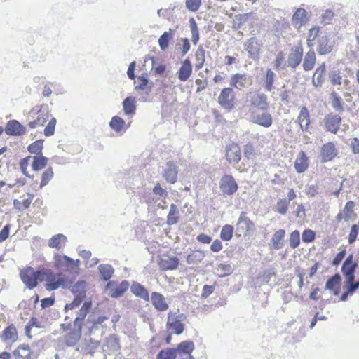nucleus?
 I'll use <instances>...</instances> for the list:
<instances>
[{
	"instance_id": "39448f33",
	"label": "nucleus",
	"mask_w": 359,
	"mask_h": 359,
	"mask_svg": "<svg viewBox=\"0 0 359 359\" xmlns=\"http://www.w3.org/2000/svg\"><path fill=\"white\" fill-rule=\"evenodd\" d=\"M219 104L226 110H231L235 105V93L232 88L222 89L217 98Z\"/></svg>"
},
{
	"instance_id": "1a4fd4ad",
	"label": "nucleus",
	"mask_w": 359,
	"mask_h": 359,
	"mask_svg": "<svg viewBox=\"0 0 359 359\" xmlns=\"http://www.w3.org/2000/svg\"><path fill=\"white\" fill-rule=\"evenodd\" d=\"M262 43L255 37L249 39L244 44V48L249 56L254 60L258 59L259 56Z\"/></svg>"
},
{
	"instance_id": "b1692460",
	"label": "nucleus",
	"mask_w": 359,
	"mask_h": 359,
	"mask_svg": "<svg viewBox=\"0 0 359 359\" xmlns=\"http://www.w3.org/2000/svg\"><path fill=\"white\" fill-rule=\"evenodd\" d=\"M131 292L145 302L149 301V294L147 290L137 282H133L130 287Z\"/></svg>"
},
{
	"instance_id": "864d4df0",
	"label": "nucleus",
	"mask_w": 359,
	"mask_h": 359,
	"mask_svg": "<svg viewBox=\"0 0 359 359\" xmlns=\"http://www.w3.org/2000/svg\"><path fill=\"white\" fill-rule=\"evenodd\" d=\"M300 243V233L299 231L294 230L293 231L290 235L289 238V244L292 249L296 248Z\"/></svg>"
},
{
	"instance_id": "f8f14e48",
	"label": "nucleus",
	"mask_w": 359,
	"mask_h": 359,
	"mask_svg": "<svg viewBox=\"0 0 359 359\" xmlns=\"http://www.w3.org/2000/svg\"><path fill=\"white\" fill-rule=\"evenodd\" d=\"M91 307V302L90 301H85L83 304L81 309L77 312V316L74 320V327L79 328L82 330V326L84 325L87 321L84 323V319L86 316H87L89 309Z\"/></svg>"
},
{
	"instance_id": "c9c22d12",
	"label": "nucleus",
	"mask_w": 359,
	"mask_h": 359,
	"mask_svg": "<svg viewBox=\"0 0 359 359\" xmlns=\"http://www.w3.org/2000/svg\"><path fill=\"white\" fill-rule=\"evenodd\" d=\"M87 283L83 281H78L74 285H71L70 290L74 296L86 297Z\"/></svg>"
},
{
	"instance_id": "49530a36",
	"label": "nucleus",
	"mask_w": 359,
	"mask_h": 359,
	"mask_svg": "<svg viewBox=\"0 0 359 359\" xmlns=\"http://www.w3.org/2000/svg\"><path fill=\"white\" fill-rule=\"evenodd\" d=\"M233 227L230 224L224 225L220 232V238L224 241H229L232 238Z\"/></svg>"
},
{
	"instance_id": "412c9836",
	"label": "nucleus",
	"mask_w": 359,
	"mask_h": 359,
	"mask_svg": "<svg viewBox=\"0 0 359 359\" xmlns=\"http://www.w3.org/2000/svg\"><path fill=\"white\" fill-rule=\"evenodd\" d=\"M252 121L263 127L269 128L272 125L273 119L269 113L264 111L262 113L253 115Z\"/></svg>"
},
{
	"instance_id": "20e7f679",
	"label": "nucleus",
	"mask_w": 359,
	"mask_h": 359,
	"mask_svg": "<svg viewBox=\"0 0 359 359\" xmlns=\"http://www.w3.org/2000/svg\"><path fill=\"white\" fill-rule=\"evenodd\" d=\"M255 230L254 223L247 216L246 212H242L236 224V234L238 237L247 236Z\"/></svg>"
},
{
	"instance_id": "f257e3e1",
	"label": "nucleus",
	"mask_w": 359,
	"mask_h": 359,
	"mask_svg": "<svg viewBox=\"0 0 359 359\" xmlns=\"http://www.w3.org/2000/svg\"><path fill=\"white\" fill-rule=\"evenodd\" d=\"M185 320L186 316L180 313L179 310H177L176 311H170L168 313V332L170 334H175L177 335L181 334L184 330Z\"/></svg>"
},
{
	"instance_id": "69168bd1",
	"label": "nucleus",
	"mask_w": 359,
	"mask_h": 359,
	"mask_svg": "<svg viewBox=\"0 0 359 359\" xmlns=\"http://www.w3.org/2000/svg\"><path fill=\"white\" fill-rule=\"evenodd\" d=\"M318 32H319V28L316 27H312L309 30V34L307 36V44L309 46H311L313 45L312 42L313 41H315V39L318 36Z\"/></svg>"
},
{
	"instance_id": "e2e57ef3",
	"label": "nucleus",
	"mask_w": 359,
	"mask_h": 359,
	"mask_svg": "<svg viewBox=\"0 0 359 359\" xmlns=\"http://www.w3.org/2000/svg\"><path fill=\"white\" fill-rule=\"evenodd\" d=\"M332 106L335 111H342L343 107L341 104L340 98L336 93H331Z\"/></svg>"
},
{
	"instance_id": "8fccbe9b",
	"label": "nucleus",
	"mask_w": 359,
	"mask_h": 359,
	"mask_svg": "<svg viewBox=\"0 0 359 359\" xmlns=\"http://www.w3.org/2000/svg\"><path fill=\"white\" fill-rule=\"evenodd\" d=\"M276 77L275 73L271 69H268L265 77V89L271 91L273 88V82Z\"/></svg>"
},
{
	"instance_id": "4d7b16f0",
	"label": "nucleus",
	"mask_w": 359,
	"mask_h": 359,
	"mask_svg": "<svg viewBox=\"0 0 359 359\" xmlns=\"http://www.w3.org/2000/svg\"><path fill=\"white\" fill-rule=\"evenodd\" d=\"M100 345L99 341H90V344L88 345L86 347H83L81 345L79 346V347L77 348L78 351H81L85 354H91L93 353V350L98 347Z\"/></svg>"
},
{
	"instance_id": "393cba45",
	"label": "nucleus",
	"mask_w": 359,
	"mask_h": 359,
	"mask_svg": "<svg viewBox=\"0 0 359 359\" xmlns=\"http://www.w3.org/2000/svg\"><path fill=\"white\" fill-rule=\"evenodd\" d=\"M336 155L335 147L332 142L327 143L322 147L321 156L324 162L331 161Z\"/></svg>"
},
{
	"instance_id": "2f4dec72",
	"label": "nucleus",
	"mask_w": 359,
	"mask_h": 359,
	"mask_svg": "<svg viewBox=\"0 0 359 359\" xmlns=\"http://www.w3.org/2000/svg\"><path fill=\"white\" fill-rule=\"evenodd\" d=\"M108 319L106 316H100L96 319H93L92 321H89L85 324V327L88 329V334H92L93 332L100 328L102 324Z\"/></svg>"
},
{
	"instance_id": "338daca9",
	"label": "nucleus",
	"mask_w": 359,
	"mask_h": 359,
	"mask_svg": "<svg viewBox=\"0 0 359 359\" xmlns=\"http://www.w3.org/2000/svg\"><path fill=\"white\" fill-rule=\"evenodd\" d=\"M106 346L112 351H116L119 348L118 340L114 336H110L107 339Z\"/></svg>"
},
{
	"instance_id": "6e6d98bb",
	"label": "nucleus",
	"mask_w": 359,
	"mask_h": 359,
	"mask_svg": "<svg viewBox=\"0 0 359 359\" xmlns=\"http://www.w3.org/2000/svg\"><path fill=\"white\" fill-rule=\"evenodd\" d=\"M201 5V0H185V6L189 11H197Z\"/></svg>"
},
{
	"instance_id": "6e6552de",
	"label": "nucleus",
	"mask_w": 359,
	"mask_h": 359,
	"mask_svg": "<svg viewBox=\"0 0 359 359\" xmlns=\"http://www.w3.org/2000/svg\"><path fill=\"white\" fill-rule=\"evenodd\" d=\"M252 83V80L251 76L245 74H234L231 76L229 80L230 86L238 90L248 88Z\"/></svg>"
},
{
	"instance_id": "5701e85b",
	"label": "nucleus",
	"mask_w": 359,
	"mask_h": 359,
	"mask_svg": "<svg viewBox=\"0 0 359 359\" xmlns=\"http://www.w3.org/2000/svg\"><path fill=\"white\" fill-rule=\"evenodd\" d=\"M151 300L153 306L158 311H163L168 309V305L165 302V297L163 294L154 292L151 295Z\"/></svg>"
},
{
	"instance_id": "bb28decb",
	"label": "nucleus",
	"mask_w": 359,
	"mask_h": 359,
	"mask_svg": "<svg viewBox=\"0 0 359 359\" xmlns=\"http://www.w3.org/2000/svg\"><path fill=\"white\" fill-rule=\"evenodd\" d=\"M325 65L322 64L313 74L312 83L316 87L321 86L325 81Z\"/></svg>"
},
{
	"instance_id": "052dcab7",
	"label": "nucleus",
	"mask_w": 359,
	"mask_h": 359,
	"mask_svg": "<svg viewBox=\"0 0 359 359\" xmlns=\"http://www.w3.org/2000/svg\"><path fill=\"white\" fill-rule=\"evenodd\" d=\"M354 203L353 201H348L346 203L343 212L344 214V220L347 222L351 218V215L353 211Z\"/></svg>"
},
{
	"instance_id": "58836bf2",
	"label": "nucleus",
	"mask_w": 359,
	"mask_h": 359,
	"mask_svg": "<svg viewBox=\"0 0 359 359\" xmlns=\"http://www.w3.org/2000/svg\"><path fill=\"white\" fill-rule=\"evenodd\" d=\"M316 62V54L313 50H309L305 55L303 62V68L305 71L311 70L313 68Z\"/></svg>"
},
{
	"instance_id": "9b49d317",
	"label": "nucleus",
	"mask_w": 359,
	"mask_h": 359,
	"mask_svg": "<svg viewBox=\"0 0 359 359\" xmlns=\"http://www.w3.org/2000/svg\"><path fill=\"white\" fill-rule=\"evenodd\" d=\"M178 168L172 161H168L164 168L162 176L169 183L175 184L177 180Z\"/></svg>"
},
{
	"instance_id": "a878e982",
	"label": "nucleus",
	"mask_w": 359,
	"mask_h": 359,
	"mask_svg": "<svg viewBox=\"0 0 359 359\" xmlns=\"http://www.w3.org/2000/svg\"><path fill=\"white\" fill-rule=\"evenodd\" d=\"M192 72V65L189 59L183 61L182 65L178 72V78L182 81H187Z\"/></svg>"
},
{
	"instance_id": "3c124183",
	"label": "nucleus",
	"mask_w": 359,
	"mask_h": 359,
	"mask_svg": "<svg viewBox=\"0 0 359 359\" xmlns=\"http://www.w3.org/2000/svg\"><path fill=\"white\" fill-rule=\"evenodd\" d=\"M176 357L175 348H165L158 353L156 359H175Z\"/></svg>"
},
{
	"instance_id": "4c0bfd02",
	"label": "nucleus",
	"mask_w": 359,
	"mask_h": 359,
	"mask_svg": "<svg viewBox=\"0 0 359 359\" xmlns=\"http://www.w3.org/2000/svg\"><path fill=\"white\" fill-rule=\"evenodd\" d=\"M180 212L177 207L172 203L170 206V211L167 216V224L173 225L178 222Z\"/></svg>"
},
{
	"instance_id": "2eb2a0df",
	"label": "nucleus",
	"mask_w": 359,
	"mask_h": 359,
	"mask_svg": "<svg viewBox=\"0 0 359 359\" xmlns=\"http://www.w3.org/2000/svg\"><path fill=\"white\" fill-rule=\"evenodd\" d=\"M250 104L262 111H267L269 108L267 97L264 93L252 94L250 97Z\"/></svg>"
},
{
	"instance_id": "de8ad7c7",
	"label": "nucleus",
	"mask_w": 359,
	"mask_h": 359,
	"mask_svg": "<svg viewBox=\"0 0 359 359\" xmlns=\"http://www.w3.org/2000/svg\"><path fill=\"white\" fill-rule=\"evenodd\" d=\"M4 339L8 341H15L18 335L16 329L13 326H9L5 329L3 335Z\"/></svg>"
},
{
	"instance_id": "79ce46f5",
	"label": "nucleus",
	"mask_w": 359,
	"mask_h": 359,
	"mask_svg": "<svg viewBox=\"0 0 359 359\" xmlns=\"http://www.w3.org/2000/svg\"><path fill=\"white\" fill-rule=\"evenodd\" d=\"M33 159L32 167L34 171H39L44 168L48 161V158L42 156H34Z\"/></svg>"
},
{
	"instance_id": "774afa93",
	"label": "nucleus",
	"mask_w": 359,
	"mask_h": 359,
	"mask_svg": "<svg viewBox=\"0 0 359 359\" xmlns=\"http://www.w3.org/2000/svg\"><path fill=\"white\" fill-rule=\"evenodd\" d=\"M354 280L355 278H353V280L351 282L346 280L345 287L348 290V292L351 293L352 294L357 289L359 288V281L354 282Z\"/></svg>"
},
{
	"instance_id": "f3484780",
	"label": "nucleus",
	"mask_w": 359,
	"mask_h": 359,
	"mask_svg": "<svg viewBox=\"0 0 359 359\" xmlns=\"http://www.w3.org/2000/svg\"><path fill=\"white\" fill-rule=\"evenodd\" d=\"M303 56V48L301 45L297 46L290 53L287 58V66L296 68L301 62Z\"/></svg>"
},
{
	"instance_id": "0e129e2a",
	"label": "nucleus",
	"mask_w": 359,
	"mask_h": 359,
	"mask_svg": "<svg viewBox=\"0 0 359 359\" xmlns=\"http://www.w3.org/2000/svg\"><path fill=\"white\" fill-rule=\"evenodd\" d=\"M55 125H56V118H52L44 129V135L46 136L53 135L55 132Z\"/></svg>"
},
{
	"instance_id": "09e8293b",
	"label": "nucleus",
	"mask_w": 359,
	"mask_h": 359,
	"mask_svg": "<svg viewBox=\"0 0 359 359\" xmlns=\"http://www.w3.org/2000/svg\"><path fill=\"white\" fill-rule=\"evenodd\" d=\"M341 280V278L340 275L339 273H336L331 278L327 280L325 285V289L330 291L333 290L335 287L339 286Z\"/></svg>"
},
{
	"instance_id": "ddd939ff",
	"label": "nucleus",
	"mask_w": 359,
	"mask_h": 359,
	"mask_svg": "<svg viewBox=\"0 0 359 359\" xmlns=\"http://www.w3.org/2000/svg\"><path fill=\"white\" fill-rule=\"evenodd\" d=\"M341 118L337 114H330L324 118L325 128L332 133H337L339 129Z\"/></svg>"
},
{
	"instance_id": "c756f323",
	"label": "nucleus",
	"mask_w": 359,
	"mask_h": 359,
	"mask_svg": "<svg viewBox=\"0 0 359 359\" xmlns=\"http://www.w3.org/2000/svg\"><path fill=\"white\" fill-rule=\"evenodd\" d=\"M297 119L301 129L302 130H307L310 124V116L309 110L306 107H303L301 108Z\"/></svg>"
},
{
	"instance_id": "72a5a7b5",
	"label": "nucleus",
	"mask_w": 359,
	"mask_h": 359,
	"mask_svg": "<svg viewBox=\"0 0 359 359\" xmlns=\"http://www.w3.org/2000/svg\"><path fill=\"white\" fill-rule=\"evenodd\" d=\"M205 257V254L201 250H194L189 253L186 258L188 264H197Z\"/></svg>"
},
{
	"instance_id": "6ab92c4d",
	"label": "nucleus",
	"mask_w": 359,
	"mask_h": 359,
	"mask_svg": "<svg viewBox=\"0 0 359 359\" xmlns=\"http://www.w3.org/2000/svg\"><path fill=\"white\" fill-rule=\"evenodd\" d=\"M291 21L294 27L297 29L302 27L308 21L306 11L304 8H298L293 14Z\"/></svg>"
},
{
	"instance_id": "0eeeda50",
	"label": "nucleus",
	"mask_w": 359,
	"mask_h": 359,
	"mask_svg": "<svg viewBox=\"0 0 359 359\" xmlns=\"http://www.w3.org/2000/svg\"><path fill=\"white\" fill-rule=\"evenodd\" d=\"M128 287L129 283L127 280H123L118 285L114 281H109L105 287V290L111 297L117 298L122 296Z\"/></svg>"
},
{
	"instance_id": "f03ea898",
	"label": "nucleus",
	"mask_w": 359,
	"mask_h": 359,
	"mask_svg": "<svg viewBox=\"0 0 359 359\" xmlns=\"http://www.w3.org/2000/svg\"><path fill=\"white\" fill-rule=\"evenodd\" d=\"M54 264L58 269H63L69 273L78 274L80 261L73 259L66 255L55 254L53 257Z\"/></svg>"
},
{
	"instance_id": "4be33fe9",
	"label": "nucleus",
	"mask_w": 359,
	"mask_h": 359,
	"mask_svg": "<svg viewBox=\"0 0 359 359\" xmlns=\"http://www.w3.org/2000/svg\"><path fill=\"white\" fill-rule=\"evenodd\" d=\"M285 231L279 229L276 231L271 239V249L280 250L285 245Z\"/></svg>"
},
{
	"instance_id": "7c9ffc66",
	"label": "nucleus",
	"mask_w": 359,
	"mask_h": 359,
	"mask_svg": "<svg viewBox=\"0 0 359 359\" xmlns=\"http://www.w3.org/2000/svg\"><path fill=\"white\" fill-rule=\"evenodd\" d=\"M136 100L134 97H127L123 102V109L126 115H133L135 113Z\"/></svg>"
},
{
	"instance_id": "5fc2aeb1",
	"label": "nucleus",
	"mask_w": 359,
	"mask_h": 359,
	"mask_svg": "<svg viewBox=\"0 0 359 359\" xmlns=\"http://www.w3.org/2000/svg\"><path fill=\"white\" fill-rule=\"evenodd\" d=\"M30 351L29 346L27 344L20 345L16 350L14 351L13 354L15 356L21 358H27L29 355Z\"/></svg>"
},
{
	"instance_id": "4468645a",
	"label": "nucleus",
	"mask_w": 359,
	"mask_h": 359,
	"mask_svg": "<svg viewBox=\"0 0 359 359\" xmlns=\"http://www.w3.org/2000/svg\"><path fill=\"white\" fill-rule=\"evenodd\" d=\"M226 159L230 163H238L241 158L240 147L235 143H231L226 147Z\"/></svg>"
},
{
	"instance_id": "423d86ee",
	"label": "nucleus",
	"mask_w": 359,
	"mask_h": 359,
	"mask_svg": "<svg viewBox=\"0 0 359 359\" xmlns=\"http://www.w3.org/2000/svg\"><path fill=\"white\" fill-rule=\"evenodd\" d=\"M219 188L223 195L229 196L236 192L238 186L231 175H224L220 179Z\"/></svg>"
},
{
	"instance_id": "13d9d810",
	"label": "nucleus",
	"mask_w": 359,
	"mask_h": 359,
	"mask_svg": "<svg viewBox=\"0 0 359 359\" xmlns=\"http://www.w3.org/2000/svg\"><path fill=\"white\" fill-rule=\"evenodd\" d=\"M42 149H43L42 140H37V141L34 142V143L31 144L28 147V151L31 154H40L42 151Z\"/></svg>"
},
{
	"instance_id": "c03bdc74",
	"label": "nucleus",
	"mask_w": 359,
	"mask_h": 359,
	"mask_svg": "<svg viewBox=\"0 0 359 359\" xmlns=\"http://www.w3.org/2000/svg\"><path fill=\"white\" fill-rule=\"evenodd\" d=\"M109 126L116 132H121L124 128L126 122L121 117L115 116L111 118Z\"/></svg>"
},
{
	"instance_id": "aec40b11",
	"label": "nucleus",
	"mask_w": 359,
	"mask_h": 359,
	"mask_svg": "<svg viewBox=\"0 0 359 359\" xmlns=\"http://www.w3.org/2000/svg\"><path fill=\"white\" fill-rule=\"evenodd\" d=\"M158 265L164 271L175 270L179 265V259L176 257L163 255L161 257Z\"/></svg>"
},
{
	"instance_id": "603ef678",
	"label": "nucleus",
	"mask_w": 359,
	"mask_h": 359,
	"mask_svg": "<svg viewBox=\"0 0 359 359\" xmlns=\"http://www.w3.org/2000/svg\"><path fill=\"white\" fill-rule=\"evenodd\" d=\"M190 28L191 32V40L194 45L197 44L199 40V32L197 24L194 18L189 20Z\"/></svg>"
},
{
	"instance_id": "e433bc0d",
	"label": "nucleus",
	"mask_w": 359,
	"mask_h": 359,
	"mask_svg": "<svg viewBox=\"0 0 359 359\" xmlns=\"http://www.w3.org/2000/svg\"><path fill=\"white\" fill-rule=\"evenodd\" d=\"M357 266L358 264L343 263L341 271L346 280L351 282L353 280V278H355L354 273Z\"/></svg>"
},
{
	"instance_id": "a211bd4d",
	"label": "nucleus",
	"mask_w": 359,
	"mask_h": 359,
	"mask_svg": "<svg viewBox=\"0 0 359 359\" xmlns=\"http://www.w3.org/2000/svg\"><path fill=\"white\" fill-rule=\"evenodd\" d=\"M194 348V345L192 341H185L180 343L177 348H175L177 357H183L187 358H193L191 355V352Z\"/></svg>"
},
{
	"instance_id": "dca6fc26",
	"label": "nucleus",
	"mask_w": 359,
	"mask_h": 359,
	"mask_svg": "<svg viewBox=\"0 0 359 359\" xmlns=\"http://www.w3.org/2000/svg\"><path fill=\"white\" fill-rule=\"evenodd\" d=\"M5 132L8 135L18 136L26 133V128L16 120L9 121L6 126Z\"/></svg>"
},
{
	"instance_id": "cd10ccee",
	"label": "nucleus",
	"mask_w": 359,
	"mask_h": 359,
	"mask_svg": "<svg viewBox=\"0 0 359 359\" xmlns=\"http://www.w3.org/2000/svg\"><path fill=\"white\" fill-rule=\"evenodd\" d=\"M308 158L304 151H301L294 163V168L298 173L304 172L308 168Z\"/></svg>"
},
{
	"instance_id": "9d476101",
	"label": "nucleus",
	"mask_w": 359,
	"mask_h": 359,
	"mask_svg": "<svg viewBox=\"0 0 359 359\" xmlns=\"http://www.w3.org/2000/svg\"><path fill=\"white\" fill-rule=\"evenodd\" d=\"M72 282L69 280V278L65 274L60 273L57 275V279L55 282L46 283L45 287L48 291H53L57 290L59 287L70 288Z\"/></svg>"
},
{
	"instance_id": "680f3d73",
	"label": "nucleus",
	"mask_w": 359,
	"mask_h": 359,
	"mask_svg": "<svg viewBox=\"0 0 359 359\" xmlns=\"http://www.w3.org/2000/svg\"><path fill=\"white\" fill-rule=\"evenodd\" d=\"M289 202L286 199H280L276 204V210L281 215H285L288 208Z\"/></svg>"
},
{
	"instance_id": "37998d69",
	"label": "nucleus",
	"mask_w": 359,
	"mask_h": 359,
	"mask_svg": "<svg viewBox=\"0 0 359 359\" xmlns=\"http://www.w3.org/2000/svg\"><path fill=\"white\" fill-rule=\"evenodd\" d=\"M98 269L105 281L109 280L114 273L113 267L109 264H101L99 266Z\"/></svg>"
},
{
	"instance_id": "473e14b6",
	"label": "nucleus",
	"mask_w": 359,
	"mask_h": 359,
	"mask_svg": "<svg viewBox=\"0 0 359 359\" xmlns=\"http://www.w3.org/2000/svg\"><path fill=\"white\" fill-rule=\"evenodd\" d=\"M151 66V69L154 70L156 74H162L165 70V65L163 64H159L157 66H155L154 57L147 55L144 58V67L146 68L147 65Z\"/></svg>"
},
{
	"instance_id": "a18cd8bd",
	"label": "nucleus",
	"mask_w": 359,
	"mask_h": 359,
	"mask_svg": "<svg viewBox=\"0 0 359 359\" xmlns=\"http://www.w3.org/2000/svg\"><path fill=\"white\" fill-rule=\"evenodd\" d=\"M331 50L332 46L329 43V41L327 39H322L317 48L318 53L323 55L330 53Z\"/></svg>"
},
{
	"instance_id": "ea45409f",
	"label": "nucleus",
	"mask_w": 359,
	"mask_h": 359,
	"mask_svg": "<svg viewBox=\"0 0 359 359\" xmlns=\"http://www.w3.org/2000/svg\"><path fill=\"white\" fill-rule=\"evenodd\" d=\"M138 79L141 81V83L137 86L135 89H140L141 90H145L146 94L149 95L151 92L152 87L154 86V83L152 81H149L147 78H146L144 75H142L138 77Z\"/></svg>"
},
{
	"instance_id": "c85d7f7f",
	"label": "nucleus",
	"mask_w": 359,
	"mask_h": 359,
	"mask_svg": "<svg viewBox=\"0 0 359 359\" xmlns=\"http://www.w3.org/2000/svg\"><path fill=\"white\" fill-rule=\"evenodd\" d=\"M81 336V330L74 327L73 331L65 337V342L68 346H74Z\"/></svg>"
},
{
	"instance_id": "7ed1b4c3",
	"label": "nucleus",
	"mask_w": 359,
	"mask_h": 359,
	"mask_svg": "<svg viewBox=\"0 0 359 359\" xmlns=\"http://www.w3.org/2000/svg\"><path fill=\"white\" fill-rule=\"evenodd\" d=\"M42 276L40 271H36L32 267L27 266L20 272V279L29 290L34 289L38 285V280Z\"/></svg>"
},
{
	"instance_id": "f704fd0d",
	"label": "nucleus",
	"mask_w": 359,
	"mask_h": 359,
	"mask_svg": "<svg viewBox=\"0 0 359 359\" xmlns=\"http://www.w3.org/2000/svg\"><path fill=\"white\" fill-rule=\"evenodd\" d=\"M67 242V237L61 233L53 236L48 241V246L60 249Z\"/></svg>"
},
{
	"instance_id": "a19ab883",
	"label": "nucleus",
	"mask_w": 359,
	"mask_h": 359,
	"mask_svg": "<svg viewBox=\"0 0 359 359\" xmlns=\"http://www.w3.org/2000/svg\"><path fill=\"white\" fill-rule=\"evenodd\" d=\"M173 31L170 29L169 31L165 32L158 39V44L162 50H165L169 44V41L172 38Z\"/></svg>"
},
{
	"instance_id": "bf43d9fd",
	"label": "nucleus",
	"mask_w": 359,
	"mask_h": 359,
	"mask_svg": "<svg viewBox=\"0 0 359 359\" xmlns=\"http://www.w3.org/2000/svg\"><path fill=\"white\" fill-rule=\"evenodd\" d=\"M53 177V171L52 168H48L46 171H44L43 173L42 174L40 187L42 188L44 186H46V184H48V183L52 179Z\"/></svg>"
}]
</instances>
